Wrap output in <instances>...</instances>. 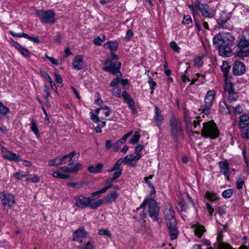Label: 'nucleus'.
I'll return each mask as SVG.
<instances>
[{
  "mask_svg": "<svg viewBox=\"0 0 249 249\" xmlns=\"http://www.w3.org/2000/svg\"><path fill=\"white\" fill-rule=\"evenodd\" d=\"M40 74L41 76L44 77L47 79V81L49 82L50 84H52V79L49 74L45 71L43 70H40Z\"/></svg>",
  "mask_w": 249,
  "mask_h": 249,
  "instance_id": "51",
  "label": "nucleus"
},
{
  "mask_svg": "<svg viewBox=\"0 0 249 249\" xmlns=\"http://www.w3.org/2000/svg\"><path fill=\"white\" fill-rule=\"evenodd\" d=\"M107 191V188H103L102 189L94 192L91 193V196L89 197H87L88 199L89 204V208L91 209H96L100 207L102 204L104 203L103 199H99L95 202H93L98 197L101 196V194Z\"/></svg>",
  "mask_w": 249,
  "mask_h": 249,
  "instance_id": "6",
  "label": "nucleus"
},
{
  "mask_svg": "<svg viewBox=\"0 0 249 249\" xmlns=\"http://www.w3.org/2000/svg\"><path fill=\"white\" fill-rule=\"evenodd\" d=\"M231 46L224 44L219 49V54L222 56L229 57L231 55L232 52Z\"/></svg>",
  "mask_w": 249,
  "mask_h": 249,
  "instance_id": "16",
  "label": "nucleus"
},
{
  "mask_svg": "<svg viewBox=\"0 0 249 249\" xmlns=\"http://www.w3.org/2000/svg\"><path fill=\"white\" fill-rule=\"evenodd\" d=\"M230 68V67L227 62H224L221 66V71H223L225 78L226 77H228V73L229 71Z\"/></svg>",
  "mask_w": 249,
  "mask_h": 249,
  "instance_id": "34",
  "label": "nucleus"
},
{
  "mask_svg": "<svg viewBox=\"0 0 249 249\" xmlns=\"http://www.w3.org/2000/svg\"><path fill=\"white\" fill-rule=\"evenodd\" d=\"M140 138V134L139 133V132H135L134 136H133V137L132 138L130 141V143L132 144H135L139 141Z\"/></svg>",
  "mask_w": 249,
  "mask_h": 249,
  "instance_id": "44",
  "label": "nucleus"
},
{
  "mask_svg": "<svg viewBox=\"0 0 249 249\" xmlns=\"http://www.w3.org/2000/svg\"><path fill=\"white\" fill-rule=\"evenodd\" d=\"M39 177L36 175H31L30 177L26 178V180L27 181L32 182H36L39 180Z\"/></svg>",
  "mask_w": 249,
  "mask_h": 249,
  "instance_id": "47",
  "label": "nucleus"
},
{
  "mask_svg": "<svg viewBox=\"0 0 249 249\" xmlns=\"http://www.w3.org/2000/svg\"><path fill=\"white\" fill-rule=\"evenodd\" d=\"M127 104L128 105L129 108L132 110L133 113H135L137 112V110L134 106V102L133 100L129 101V102Z\"/></svg>",
  "mask_w": 249,
  "mask_h": 249,
  "instance_id": "60",
  "label": "nucleus"
},
{
  "mask_svg": "<svg viewBox=\"0 0 249 249\" xmlns=\"http://www.w3.org/2000/svg\"><path fill=\"white\" fill-rule=\"evenodd\" d=\"M37 14L42 23L52 24L56 21L55 18V14L52 10H39L37 11Z\"/></svg>",
  "mask_w": 249,
  "mask_h": 249,
  "instance_id": "8",
  "label": "nucleus"
},
{
  "mask_svg": "<svg viewBox=\"0 0 249 249\" xmlns=\"http://www.w3.org/2000/svg\"><path fill=\"white\" fill-rule=\"evenodd\" d=\"M9 112V108L0 102V113L3 115H5Z\"/></svg>",
  "mask_w": 249,
  "mask_h": 249,
  "instance_id": "46",
  "label": "nucleus"
},
{
  "mask_svg": "<svg viewBox=\"0 0 249 249\" xmlns=\"http://www.w3.org/2000/svg\"><path fill=\"white\" fill-rule=\"evenodd\" d=\"M196 7L199 10L204 18H212L215 15L213 9L207 4L197 2L196 5Z\"/></svg>",
  "mask_w": 249,
  "mask_h": 249,
  "instance_id": "10",
  "label": "nucleus"
},
{
  "mask_svg": "<svg viewBox=\"0 0 249 249\" xmlns=\"http://www.w3.org/2000/svg\"><path fill=\"white\" fill-rule=\"evenodd\" d=\"M118 193L116 191H113L107 195L104 198L103 200L104 203H107L114 202L118 197Z\"/></svg>",
  "mask_w": 249,
  "mask_h": 249,
  "instance_id": "23",
  "label": "nucleus"
},
{
  "mask_svg": "<svg viewBox=\"0 0 249 249\" xmlns=\"http://www.w3.org/2000/svg\"><path fill=\"white\" fill-rule=\"evenodd\" d=\"M235 56L241 58L249 56V39L244 36H239L235 46Z\"/></svg>",
  "mask_w": 249,
  "mask_h": 249,
  "instance_id": "1",
  "label": "nucleus"
},
{
  "mask_svg": "<svg viewBox=\"0 0 249 249\" xmlns=\"http://www.w3.org/2000/svg\"><path fill=\"white\" fill-rule=\"evenodd\" d=\"M201 135L206 138L214 139L217 138L219 136V132L216 124L213 121L203 123Z\"/></svg>",
  "mask_w": 249,
  "mask_h": 249,
  "instance_id": "4",
  "label": "nucleus"
},
{
  "mask_svg": "<svg viewBox=\"0 0 249 249\" xmlns=\"http://www.w3.org/2000/svg\"><path fill=\"white\" fill-rule=\"evenodd\" d=\"M111 92L113 95L118 96L119 97H121V90L118 87H113Z\"/></svg>",
  "mask_w": 249,
  "mask_h": 249,
  "instance_id": "48",
  "label": "nucleus"
},
{
  "mask_svg": "<svg viewBox=\"0 0 249 249\" xmlns=\"http://www.w3.org/2000/svg\"><path fill=\"white\" fill-rule=\"evenodd\" d=\"M0 198L4 209L6 210L7 211L11 208L15 202V196L12 194L0 193Z\"/></svg>",
  "mask_w": 249,
  "mask_h": 249,
  "instance_id": "9",
  "label": "nucleus"
},
{
  "mask_svg": "<svg viewBox=\"0 0 249 249\" xmlns=\"http://www.w3.org/2000/svg\"><path fill=\"white\" fill-rule=\"evenodd\" d=\"M224 90L226 93L231 92L234 91L233 84L228 77H226L225 80Z\"/></svg>",
  "mask_w": 249,
  "mask_h": 249,
  "instance_id": "27",
  "label": "nucleus"
},
{
  "mask_svg": "<svg viewBox=\"0 0 249 249\" xmlns=\"http://www.w3.org/2000/svg\"><path fill=\"white\" fill-rule=\"evenodd\" d=\"M114 180V179H113L112 178H108L106 182V185L103 188H107V191L110 188L112 187V182Z\"/></svg>",
  "mask_w": 249,
  "mask_h": 249,
  "instance_id": "55",
  "label": "nucleus"
},
{
  "mask_svg": "<svg viewBox=\"0 0 249 249\" xmlns=\"http://www.w3.org/2000/svg\"><path fill=\"white\" fill-rule=\"evenodd\" d=\"M163 213L167 224L170 223L174 224L176 222L174 211L172 206L169 203L165 204Z\"/></svg>",
  "mask_w": 249,
  "mask_h": 249,
  "instance_id": "11",
  "label": "nucleus"
},
{
  "mask_svg": "<svg viewBox=\"0 0 249 249\" xmlns=\"http://www.w3.org/2000/svg\"><path fill=\"white\" fill-rule=\"evenodd\" d=\"M227 94L228 99L229 101L231 102L236 100L237 96L235 91L231 92H228Z\"/></svg>",
  "mask_w": 249,
  "mask_h": 249,
  "instance_id": "45",
  "label": "nucleus"
},
{
  "mask_svg": "<svg viewBox=\"0 0 249 249\" xmlns=\"http://www.w3.org/2000/svg\"><path fill=\"white\" fill-rule=\"evenodd\" d=\"M122 163H123L122 159H121L118 160L113 166V170H117L119 169L120 166Z\"/></svg>",
  "mask_w": 249,
  "mask_h": 249,
  "instance_id": "63",
  "label": "nucleus"
},
{
  "mask_svg": "<svg viewBox=\"0 0 249 249\" xmlns=\"http://www.w3.org/2000/svg\"><path fill=\"white\" fill-rule=\"evenodd\" d=\"M84 64L83 57L82 55H76L72 61V67L74 69L79 71L82 69Z\"/></svg>",
  "mask_w": 249,
  "mask_h": 249,
  "instance_id": "19",
  "label": "nucleus"
},
{
  "mask_svg": "<svg viewBox=\"0 0 249 249\" xmlns=\"http://www.w3.org/2000/svg\"><path fill=\"white\" fill-rule=\"evenodd\" d=\"M98 234L101 235H106L108 237H110L111 234L109 230L107 229H101L98 231Z\"/></svg>",
  "mask_w": 249,
  "mask_h": 249,
  "instance_id": "49",
  "label": "nucleus"
},
{
  "mask_svg": "<svg viewBox=\"0 0 249 249\" xmlns=\"http://www.w3.org/2000/svg\"><path fill=\"white\" fill-rule=\"evenodd\" d=\"M185 65L186 69L184 71V74L181 76V80L184 83H186L190 81L189 77L186 75V74L187 73L188 69L189 67V65L187 63H186L185 64Z\"/></svg>",
  "mask_w": 249,
  "mask_h": 249,
  "instance_id": "38",
  "label": "nucleus"
},
{
  "mask_svg": "<svg viewBox=\"0 0 249 249\" xmlns=\"http://www.w3.org/2000/svg\"><path fill=\"white\" fill-rule=\"evenodd\" d=\"M215 96L214 90H211L207 91L205 98V104L201 107L203 114L208 115L210 113L211 108L212 107Z\"/></svg>",
  "mask_w": 249,
  "mask_h": 249,
  "instance_id": "7",
  "label": "nucleus"
},
{
  "mask_svg": "<svg viewBox=\"0 0 249 249\" xmlns=\"http://www.w3.org/2000/svg\"><path fill=\"white\" fill-rule=\"evenodd\" d=\"M82 165L81 164L78 163L76 164L74 167H68V172L69 175L70 174H75L77 173L81 168Z\"/></svg>",
  "mask_w": 249,
  "mask_h": 249,
  "instance_id": "36",
  "label": "nucleus"
},
{
  "mask_svg": "<svg viewBox=\"0 0 249 249\" xmlns=\"http://www.w3.org/2000/svg\"><path fill=\"white\" fill-rule=\"evenodd\" d=\"M75 206L80 209H85L89 207L88 199L83 196H79L75 198Z\"/></svg>",
  "mask_w": 249,
  "mask_h": 249,
  "instance_id": "14",
  "label": "nucleus"
},
{
  "mask_svg": "<svg viewBox=\"0 0 249 249\" xmlns=\"http://www.w3.org/2000/svg\"><path fill=\"white\" fill-rule=\"evenodd\" d=\"M249 125V114H242L239 117L238 125L240 128L242 130Z\"/></svg>",
  "mask_w": 249,
  "mask_h": 249,
  "instance_id": "20",
  "label": "nucleus"
},
{
  "mask_svg": "<svg viewBox=\"0 0 249 249\" xmlns=\"http://www.w3.org/2000/svg\"><path fill=\"white\" fill-rule=\"evenodd\" d=\"M1 153L3 158L11 161L18 162L20 160V157L16 153L8 150L6 147H1Z\"/></svg>",
  "mask_w": 249,
  "mask_h": 249,
  "instance_id": "12",
  "label": "nucleus"
},
{
  "mask_svg": "<svg viewBox=\"0 0 249 249\" xmlns=\"http://www.w3.org/2000/svg\"><path fill=\"white\" fill-rule=\"evenodd\" d=\"M13 176L16 179L21 180L24 178H27V175L24 172H18L15 173Z\"/></svg>",
  "mask_w": 249,
  "mask_h": 249,
  "instance_id": "43",
  "label": "nucleus"
},
{
  "mask_svg": "<svg viewBox=\"0 0 249 249\" xmlns=\"http://www.w3.org/2000/svg\"><path fill=\"white\" fill-rule=\"evenodd\" d=\"M154 109L155 114L154 116V119L157 126L160 128L162 124L164 118L162 115L161 110L157 106H155Z\"/></svg>",
  "mask_w": 249,
  "mask_h": 249,
  "instance_id": "17",
  "label": "nucleus"
},
{
  "mask_svg": "<svg viewBox=\"0 0 249 249\" xmlns=\"http://www.w3.org/2000/svg\"><path fill=\"white\" fill-rule=\"evenodd\" d=\"M31 129L37 137H39V132L37 127L36 123L34 120H32Z\"/></svg>",
  "mask_w": 249,
  "mask_h": 249,
  "instance_id": "37",
  "label": "nucleus"
},
{
  "mask_svg": "<svg viewBox=\"0 0 249 249\" xmlns=\"http://www.w3.org/2000/svg\"><path fill=\"white\" fill-rule=\"evenodd\" d=\"M118 46V43L116 41H109L106 43L104 45V47L108 48L110 51H116Z\"/></svg>",
  "mask_w": 249,
  "mask_h": 249,
  "instance_id": "30",
  "label": "nucleus"
},
{
  "mask_svg": "<svg viewBox=\"0 0 249 249\" xmlns=\"http://www.w3.org/2000/svg\"><path fill=\"white\" fill-rule=\"evenodd\" d=\"M233 191L232 189H228L224 191L222 193V196L225 198H230L233 194Z\"/></svg>",
  "mask_w": 249,
  "mask_h": 249,
  "instance_id": "41",
  "label": "nucleus"
},
{
  "mask_svg": "<svg viewBox=\"0 0 249 249\" xmlns=\"http://www.w3.org/2000/svg\"><path fill=\"white\" fill-rule=\"evenodd\" d=\"M170 46L174 52L177 53H179L180 52V48L175 41H171L170 43Z\"/></svg>",
  "mask_w": 249,
  "mask_h": 249,
  "instance_id": "39",
  "label": "nucleus"
},
{
  "mask_svg": "<svg viewBox=\"0 0 249 249\" xmlns=\"http://www.w3.org/2000/svg\"><path fill=\"white\" fill-rule=\"evenodd\" d=\"M170 130L173 138L176 139L178 137H183L184 131L181 121L175 117L171 118L170 120Z\"/></svg>",
  "mask_w": 249,
  "mask_h": 249,
  "instance_id": "5",
  "label": "nucleus"
},
{
  "mask_svg": "<svg viewBox=\"0 0 249 249\" xmlns=\"http://www.w3.org/2000/svg\"><path fill=\"white\" fill-rule=\"evenodd\" d=\"M242 137L247 139H249V128L248 129H243L241 130Z\"/></svg>",
  "mask_w": 249,
  "mask_h": 249,
  "instance_id": "57",
  "label": "nucleus"
},
{
  "mask_svg": "<svg viewBox=\"0 0 249 249\" xmlns=\"http://www.w3.org/2000/svg\"><path fill=\"white\" fill-rule=\"evenodd\" d=\"M121 78L117 77L114 79L110 83V86L111 87H118L117 84L120 82Z\"/></svg>",
  "mask_w": 249,
  "mask_h": 249,
  "instance_id": "58",
  "label": "nucleus"
},
{
  "mask_svg": "<svg viewBox=\"0 0 249 249\" xmlns=\"http://www.w3.org/2000/svg\"><path fill=\"white\" fill-rule=\"evenodd\" d=\"M87 236V231L83 228H79L74 232L73 239L75 241L82 242Z\"/></svg>",
  "mask_w": 249,
  "mask_h": 249,
  "instance_id": "15",
  "label": "nucleus"
},
{
  "mask_svg": "<svg viewBox=\"0 0 249 249\" xmlns=\"http://www.w3.org/2000/svg\"><path fill=\"white\" fill-rule=\"evenodd\" d=\"M245 71V65L241 62H236L232 68L233 73L236 75L243 74Z\"/></svg>",
  "mask_w": 249,
  "mask_h": 249,
  "instance_id": "18",
  "label": "nucleus"
},
{
  "mask_svg": "<svg viewBox=\"0 0 249 249\" xmlns=\"http://www.w3.org/2000/svg\"><path fill=\"white\" fill-rule=\"evenodd\" d=\"M184 120L187 125L191 124V118L190 116L189 113L186 110L184 111Z\"/></svg>",
  "mask_w": 249,
  "mask_h": 249,
  "instance_id": "42",
  "label": "nucleus"
},
{
  "mask_svg": "<svg viewBox=\"0 0 249 249\" xmlns=\"http://www.w3.org/2000/svg\"><path fill=\"white\" fill-rule=\"evenodd\" d=\"M146 204L148 205L149 216L154 221H157L159 224L161 223L162 220L161 218H159L160 208L158 206L157 203L155 199L153 198L145 199L140 207L137 209V210L144 208Z\"/></svg>",
  "mask_w": 249,
  "mask_h": 249,
  "instance_id": "2",
  "label": "nucleus"
},
{
  "mask_svg": "<svg viewBox=\"0 0 249 249\" xmlns=\"http://www.w3.org/2000/svg\"><path fill=\"white\" fill-rule=\"evenodd\" d=\"M192 22V19L189 15H184L182 21V23L184 24H189Z\"/></svg>",
  "mask_w": 249,
  "mask_h": 249,
  "instance_id": "53",
  "label": "nucleus"
},
{
  "mask_svg": "<svg viewBox=\"0 0 249 249\" xmlns=\"http://www.w3.org/2000/svg\"><path fill=\"white\" fill-rule=\"evenodd\" d=\"M76 153L74 151H72L70 152L69 154L65 155L62 157H57L58 160V164L61 165L62 164H65L66 162H65V160L68 158L69 156H74Z\"/></svg>",
  "mask_w": 249,
  "mask_h": 249,
  "instance_id": "31",
  "label": "nucleus"
},
{
  "mask_svg": "<svg viewBox=\"0 0 249 249\" xmlns=\"http://www.w3.org/2000/svg\"><path fill=\"white\" fill-rule=\"evenodd\" d=\"M220 171L227 178L230 175L229 163L226 161H220L219 163Z\"/></svg>",
  "mask_w": 249,
  "mask_h": 249,
  "instance_id": "21",
  "label": "nucleus"
},
{
  "mask_svg": "<svg viewBox=\"0 0 249 249\" xmlns=\"http://www.w3.org/2000/svg\"><path fill=\"white\" fill-rule=\"evenodd\" d=\"M102 110H104V114L105 115L106 117H107L110 115L111 113V110L108 107L106 106H104L102 107Z\"/></svg>",
  "mask_w": 249,
  "mask_h": 249,
  "instance_id": "61",
  "label": "nucleus"
},
{
  "mask_svg": "<svg viewBox=\"0 0 249 249\" xmlns=\"http://www.w3.org/2000/svg\"><path fill=\"white\" fill-rule=\"evenodd\" d=\"M79 249H94L93 243L89 242L86 245L81 246Z\"/></svg>",
  "mask_w": 249,
  "mask_h": 249,
  "instance_id": "54",
  "label": "nucleus"
},
{
  "mask_svg": "<svg viewBox=\"0 0 249 249\" xmlns=\"http://www.w3.org/2000/svg\"><path fill=\"white\" fill-rule=\"evenodd\" d=\"M68 167H61L53 171L52 175L56 178L66 179L70 177L68 172Z\"/></svg>",
  "mask_w": 249,
  "mask_h": 249,
  "instance_id": "13",
  "label": "nucleus"
},
{
  "mask_svg": "<svg viewBox=\"0 0 249 249\" xmlns=\"http://www.w3.org/2000/svg\"><path fill=\"white\" fill-rule=\"evenodd\" d=\"M123 160V163L131 167H136V163L133 162V155H128L126 156Z\"/></svg>",
  "mask_w": 249,
  "mask_h": 249,
  "instance_id": "28",
  "label": "nucleus"
},
{
  "mask_svg": "<svg viewBox=\"0 0 249 249\" xmlns=\"http://www.w3.org/2000/svg\"><path fill=\"white\" fill-rule=\"evenodd\" d=\"M90 118L92 121L94 122L97 123L100 122V120L98 117V115H95L92 112H90Z\"/></svg>",
  "mask_w": 249,
  "mask_h": 249,
  "instance_id": "59",
  "label": "nucleus"
},
{
  "mask_svg": "<svg viewBox=\"0 0 249 249\" xmlns=\"http://www.w3.org/2000/svg\"><path fill=\"white\" fill-rule=\"evenodd\" d=\"M121 97H123L124 100V101L127 103H129V101H131L133 100L129 95V94L126 91H124L121 94Z\"/></svg>",
  "mask_w": 249,
  "mask_h": 249,
  "instance_id": "50",
  "label": "nucleus"
},
{
  "mask_svg": "<svg viewBox=\"0 0 249 249\" xmlns=\"http://www.w3.org/2000/svg\"><path fill=\"white\" fill-rule=\"evenodd\" d=\"M106 37L104 35L96 37L93 40V43L96 46H101L102 43L105 40Z\"/></svg>",
  "mask_w": 249,
  "mask_h": 249,
  "instance_id": "33",
  "label": "nucleus"
},
{
  "mask_svg": "<svg viewBox=\"0 0 249 249\" xmlns=\"http://www.w3.org/2000/svg\"><path fill=\"white\" fill-rule=\"evenodd\" d=\"M118 56L113 53L105 61L104 64L106 65L103 69L106 71L109 72L112 74L121 75L120 68L121 63L118 61Z\"/></svg>",
  "mask_w": 249,
  "mask_h": 249,
  "instance_id": "3",
  "label": "nucleus"
},
{
  "mask_svg": "<svg viewBox=\"0 0 249 249\" xmlns=\"http://www.w3.org/2000/svg\"><path fill=\"white\" fill-rule=\"evenodd\" d=\"M132 134V131H131L127 133V134L124 135L123 137L120 139L119 140H118L122 144L124 143L125 142L127 139L128 138L129 136H130Z\"/></svg>",
  "mask_w": 249,
  "mask_h": 249,
  "instance_id": "56",
  "label": "nucleus"
},
{
  "mask_svg": "<svg viewBox=\"0 0 249 249\" xmlns=\"http://www.w3.org/2000/svg\"><path fill=\"white\" fill-rule=\"evenodd\" d=\"M219 110L221 112L224 114H229L230 113L229 109L224 101L219 102Z\"/></svg>",
  "mask_w": 249,
  "mask_h": 249,
  "instance_id": "32",
  "label": "nucleus"
},
{
  "mask_svg": "<svg viewBox=\"0 0 249 249\" xmlns=\"http://www.w3.org/2000/svg\"><path fill=\"white\" fill-rule=\"evenodd\" d=\"M195 65L198 67H200L202 66V62L201 57H198L195 59Z\"/></svg>",
  "mask_w": 249,
  "mask_h": 249,
  "instance_id": "64",
  "label": "nucleus"
},
{
  "mask_svg": "<svg viewBox=\"0 0 249 249\" xmlns=\"http://www.w3.org/2000/svg\"><path fill=\"white\" fill-rule=\"evenodd\" d=\"M168 228L169 231L170 238L172 240L176 239L178 236V232L176 227V222L175 223L167 224Z\"/></svg>",
  "mask_w": 249,
  "mask_h": 249,
  "instance_id": "22",
  "label": "nucleus"
},
{
  "mask_svg": "<svg viewBox=\"0 0 249 249\" xmlns=\"http://www.w3.org/2000/svg\"><path fill=\"white\" fill-rule=\"evenodd\" d=\"M218 249H232L230 246L225 243H220L219 244Z\"/></svg>",
  "mask_w": 249,
  "mask_h": 249,
  "instance_id": "62",
  "label": "nucleus"
},
{
  "mask_svg": "<svg viewBox=\"0 0 249 249\" xmlns=\"http://www.w3.org/2000/svg\"><path fill=\"white\" fill-rule=\"evenodd\" d=\"M224 38V44L232 46L234 42V37L229 33L222 34Z\"/></svg>",
  "mask_w": 249,
  "mask_h": 249,
  "instance_id": "24",
  "label": "nucleus"
},
{
  "mask_svg": "<svg viewBox=\"0 0 249 249\" xmlns=\"http://www.w3.org/2000/svg\"><path fill=\"white\" fill-rule=\"evenodd\" d=\"M222 34H219L215 35L213 37V45L216 46L218 48L224 44V40Z\"/></svg>",
  "mask_w": 249,
  "mask_h": 249,
  "instance_id": "25",
  "label": "nucleus"
},
{
  "mask_svg": "<svg viewBox=\"0 0 249 249\" xmlns=\"http://www.w3.org/2000/svg\"><path fill=\"white\" fill-rule=\"evenodd\" d=\"M193 228L195 231V234L199 237H200L204 231H205L204 227L198 224L194 225Z\"/></svg>",
  "mask_w": 249,
  "mask_h": 249,
  "instance_id": "29",
  "label": "nucleus"
},
{
  "mask_svg": "<svg viewBox=\"0 0 249 249\" xmlns=\"http://www.w3.org/2000/svg\"><path fill=\"white\" fill-rule=\"evenodd\" d=\"M103 167V164L98 163L95 165H91L88 167V171L91 173H99L102 172Z\"/></svg>",
  "mask_w": 249,
  "mask_h": 249,
  "instance_id": "26",
  "label": "nucleus"
},
{
  "mask_svg": "<svg viewBox=\"0 0 249 249\" xmlns=\"http://www.w3.org/2000/svg\"><path fill=\"white\" fill-rule=\"evenodd\" d=\"M18 51L25 57H29L30 56V53L29 50L23 47Z\"/></svg>",
  "mask_w": 249,
  "mask_h": 249,
  "instance_id": "52",
  "label": "nucleus"
},
{
  "mask_svg": "<svg viewBox=\"0 0 249 249\" xmlns=\"http://www.w3.org/2000/svg\"><path fill=\"white\" fill-rule=\"evenodd\" d=\"M196 78H194L191 80L190 85H193L194 84H195V83L196 81H200V82L201 83L203 82V80H204V79L205 78L204 75L200 74H199V73H197L196 74Z\"/></svg>",
  "mask_w": 249,
  "mask_h": 249,
  "instance_id": "40",
  "label": "nucleus"
},
{
  "mask_svg": "<svg viewBox=\"0 0 249 249\" xmlns=\"http://www.w3.org/2000/svg\"><path fill=\"white\" fill-rule=\"evenodd\" d=\"M206 197L211 201H216L218 200V197L215 193L208 191L206 193Z\"/></svg>",
  "mask_w": 249,
  "mask_h": 249,
  "instance_id": "35",
  "label": "nucleus"
}]
</instances>
